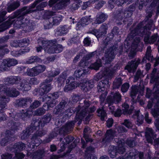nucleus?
<instances>
[{
  "instance_id": "nucleus-1",
  "label": "nucleus",
  "mask_w": 159,
  "mask_h": 159,
  "mask_svg": "<svg viewBox=\"0 0 159 159\" xmlns=\"http://www.w3.org/2000/svg\"><path fill=\"white\" fill-rule=\"evenodd\" d=\"M35 11L25 6L15 11V16L16 17V20L14 24V27L16 29L25 28V30L27 32L33 30L35 24L33 21L29 20L27 19H25V21L23 22V20L25 16Z\"/></svg>"
},
{
  "instance_id": "nucleus-2",
  "label": "nucleus",
  "mask_w": 159,
  "mask_h": 159,
  "mask_svg": "<svg viewBox=\"0 0 159 159\" xmlns=\"http://www.w3.org/2000/svg\"><path fill=\"white\" fill-rule=\"evenodd\" d=\"M79 107H80V119L82 120L86 116H88L89 113L94 112L96 109L94 106L90 107L91 102L87 99H84L80 101Z\"/></svg>"
},
{
  "instance_id": "nucleus-3",
  "label": "nucleus",
  "mask_w": 159,
  "mask_h": 159,
  "mask_svg": "<svg viewBox=\"0 0 159 159\" xmlns=\"http://www.w3.org/2000/svg\"><path fill=\"white\" fill-rule=\"evenodd\" d=\"M41 43L42 46L44 48L45 52L49 53H58L63 49L62 45L58 44L56 39L43 41Z\"/></svg>"
},
{
  "instance_id": "nucleus-4",
  "label": "nucleus",
  "mask_w": 159,
  "mask_h": 159,
  "mask_svg": "<svg viewBox=\"0 0 159 159\" xmlns=\"http://www.w3.org/2000/svg\"><path fill=\"white\" fill-rule=\"evenodd\" d=\"M143 31L142 32L144 34V41L146 44L150 43L153 44L156 41H157V43L156 45L159 46V36L157 33L154 34L150 37L151 33L148 31V29L146 28L142 29Z\"/></svg>"
},
{
  "instance_id": "nucleus-5",
  "label": "nucleus",
  "mask_w": 159,
  "mask_h": 159,
  "mask_svg": "<svg viewBox=\"0 0 159 159\" xmlns=\"http://www.w3.org/2000/svg\"><path fill=\"white\" fill-rule=\"evenodd\" d=\"M122 106V110L118 109L115 111L113 113L112 112V114L115 117H120L122 114L128 116L133 113L134 110L133 107L131 106L129 109V105L126 103H124Z\"/></svg>"
},
{
  "instance_id": "nucleus-6",
  "label": "nucleus",
  "mask_w": 159,
  "mask_h": 159,
  "mask_svg": "<svg viewBox=\"0 0 159 159\" xmlns=\"http://www.w3.org/2000/svg\"><path fill=\"white\" fill-rule=\"evenodd\" d=\"M108 28L107 25L106 23H104L101 25L98 30L93 29L89 31L88 33L93 34L98 39L105 35L107 33Z\"/></svg>"
},
{
  "instance_id": "nucleus-7",
  "label": "nucleus",
  "mask_w": 159,
  "mask_h": 159,
  "mask_svg": "<svg viewBox=\"0 0 159 159\" xmlns=\"http://www.w3.org/2000/svg\"><path fill=\"white\" fill-rule=\"evenodd\" d=\"M153 95L155 99L152 101V103L155 104L151 110V113L154 117H157L159 116V90Z\"/></svg>"
},
{
  "instance_id": "nucleus-8",
  "label": "nucleus",
  "mask_w": 159,
  "mask_h": 159,
  "mask_svg": "<svg viewBox=\"0 0 159 159\" xmlns=\"http://www.w3.org/2000/svg\"><path fill=\"white\" fill-rule=\"evenodd\" d=\"M81 120L75 118L73 120L67 122L64 125L60 128L61 131H62V134L70 133L73 130L75 123L77 121L80 122Z\"/></svg>"
},
{
  "instance_id": "nucleus-9",
  "label": "nucleus",
  "mask_w": 159,
  "mask_h": 159,
  "mask_svg": "<svg viewBox=\"0 0 159 159\" xmlns=\"http://www.w3.org/2000/svg\"><path fill=\"white\" fill-rule=\"evenodd\" d=\"M52 80V79L48 78L42 84L39 90V93L40 95L47 93L51 90L52 86L51 84L49 83Z\"/></svg>"
},
{
  "instance_id": "nucleus-10",
  "label": "nucleus",
  "mask_w": 159,
  "mask_h": 159,
  "mask_svg": "<svg viewBox=\"0 0 159 159\" xmlns=\"http://www.w3.org/2000/svg\"><path fill=\"white\" fill-rule=\"evenodd\" d=\"M75 79L72 77H69L66 80V84L64 88V90L66 92L71 90L77 87H79V83L74 81Z\"/></svg>"
},
{
  "instance_id": "nucleus-11",
  "label": "nucleus",
  "mask_w": 159,
  "mask_h": 159,
  "mask_svg": "<svg viewBox=\"0 0 159 159\" xmlns=\"http://www.w3.org/2000/svg\"><path fill=\"white\" fill-rule=\"evenodd\" d=\"M157 70L156 68L153 69L150 75V83L153 84L155 83L153 85L154 89L156 87L159 88V72Z\"/></svg>"
},
{
  "instance_id": "nucleus-12",
  "label": "nucleus",
  "mask_w": 159,
  "mask_h": 159,
  "mask_svg": "<svg viewBox=\"0 0 159 159\" xmlns=\"http://www.w3.org/2000/svg\"><path fill=\"white\" fill-rule=\"evenodd\" d=\"M68 105V100L67 98L62 99L55 108L54 111L55 114L58 115L61 113L67 108Z\"/></svg>"
},
{
  "instance_id": "nucleus-13",
  "label": "nucleus",
  "mask_w": 159,
  "mask_h": 159,
  "mask_svg": "<svg viewBox=\"0 0 159 159\" xmlns=\"http://www.w3.org/2000/svg\"><path fill=\"white\" fill-rule=\"evenodd\" d=\"M16 17L15 16V11L13 13V15L10 17L8 20L0 25V32L3 31L8 28L12 24L15 23Z\"/></svg>"
},
{
  "instance_id": "nucleus-14",
  "label": "nucleus",
  "mask_w": 159,
  "mask_h": 159,
  "mask_svg": "<svg viewBox=\"0 0 159 159\" xmlns=\"http://www.w3.org/2000/svg\"><path fill=\"white\" fill-rule=\"evenodd\" d=\"M80 107H79V106L76 108H68L67 109L65 110V111H63L61 113L62 115H64L65 117H69L73 113H76V115L75 117V118L78 119H80Z\"/></svg>"
},
{
  "instance_id": "nucleus-15",
  "label": "nucleus",
  "mask_w": 159,
  "mask_h": 159,
  "mask_svg": "<svg viewBox=\"0 0 159 159\" xmlns=\"http://www.w3.org/2000/svg\"><path fill=\"white\" fill-rule=\"evenodd\" d=\"M140 61L141 60L139 58L136 61L132 60L128 63L127 65L125 66V69L127 70L129 73H134Z\"/></svg>"
},
{
  "instance_id": "nucleus-16",
  "label": "nucleus",
  "mask_w": 159,
  "mask_h": 159,
  "mask_svg": "<svg viewBox=\"0 0 159 159\" xmlns=\"http://www.w3.org/2000/svg\"><path fill=\"white\" fill-rule=\"evenodd\" d=\"M115 47H112L107 50L105 54V64H108L111 62L114 58L116 55V50H115Z\"/></svg>"
},
{
  "instance_id": "nucleus-17",
  "label": "nucleus",
  "mask_w": 159,
  "mask_h": 159,
  "mask_svg": "<svg viewBox=\"0 0 159 159\" xmlns=\"http://www.w3.org/2000/svg\"><path fill=\"white\" fill-rule=\"evenodd\" d=\"M146 15L145 19L143 21V24L144 21L146 23V25L145 26L143 25L145 28L148 29V30H150L153 25V20L151 19H150L152 16V10L147 9L146 11Z\"/></svg>"
},
{
  "instance_id": "nucleus-18",
  "label": "nucleus",
  "mask_w": 159,
  "mask_h": 159,
  "mask_svg": "<svg viewBox=\"0 0 159 159\" xmlns=\"http://www.w3.org/2000/svg\"><path fill=\"white\" fill-rule=\"evenodd\" d=\"M145 29L146 28L143 27V22L140 23L136 27L134 30H131V32L129 34V36L131 38L133 39L135 36H137L139 34H140L142 36L144 35V34L143 31L142 30V29Z\"/></svg>"
},
{
  "instance_id": "nucleus-19",
  "label": "nucleus",
  "mask_w": 159,
  "mask_h": 159,
  "mask_svg": "<svg viewBox=\"0 0 159 159\" xmlns=\"http://www.w3.org/2000/svg\"><path fill=\"white\" fill-rule=\"evenodd\" d=\"M70 0H50L52 4L57 3L55 6L56 9H61L64 8L70 3Z\"/></svg>"
},
{
  "instance_id": "nucleus-20",
  "label": "nucleus",
  "mask_w": 159,
  "mask_h": 159,
  "mask_svg": "<svg viewBox=\"0 0 159 159\" xmlns=\"http://www.w3.org/2000/svg\"><path fill=\"white\" fill-rule=\"evenodd\" d=\"M58 134L60 135L63 134L60 128L58 127L54 128L48 135V137L44 140V141L46 143H49L52 139L56 137Z\"/></svg>"
},
{
  "instance_id": "nucleus-21",
  "label": "nucleus",
  "mask_w": 159,
  "mask_h": 159,
  "mask_svg": "<svg viewBox=\"0 0 159 159\" xmlns=\"http://www.w3.org/2000/svg\"><path fill=\"white\" fill-rule=\"evenodd\" d=\"M32 100L31 98L27 97L21 98L17 100L15 103V106L17 107H26L27 105L31 103Z\"/></svg>"
},
{
  "instance_id": "nucleus-22",
  "label": "nucleus",
  "mask_w": 159,
  "mask_h": 159,
  "mask_svg": "<svg viewBox=\"0 0 159 159\" xmlns=\"http://www.w3.org/2000/svg\"><path fill=\"white\" fill-rule=\"evenodd\" d=\"M14 140V135L11 132L7 130L6 133V136L4 139H3L1 142V144L2 146L6 145L10 141H13Z\"/></svg>"
},
{
  "instance_id": "nucleus-23",
  "label": "nucleus",
  "mask_w": 159,
  "mask_h": 159,
  "mask_svg": "<svg viewBox=\"0 0 159 159\" xmlns=\"http://www.w3.org/2000/svg\"><path fill=\"white\" fill-rule=\"evenodd\" d=\"M110 85V82L108 78L102 80L99 82L97 86V89L98 92H102L105 90V88H108Z\"/></svg>"
},
{
  "instance_id": "nucleus-24",
  "label": "nucleus",
  "mask_w": 159,
  "mask_h": 159,
  "mask_svg": "<svg viewBox=\"0 0 159 159\" xmlns=\"http://www.w3.org/2000/svg\"><path fill=\"white\" fill-rule=\"evenodd\" d=\"M15 157L16 159H22L25 157V155L22 153H17L16 154ZM1 157V159H16L15 156L8 153L2 154Z\"/></svg>"
},
{
  "instance_id": "nucleus-25",
  "label": "nucleus",
  "mask_w": 159,
  "mask_h": 159,
  "mask_svg": "<svg viewBox=\"0 0 159 159\" xmlns=\"http://www.w3.org/2000/svg\"><path fill=\"white\" fill-rule=\"evenodd\" d=\"M93 80H91L89 81H86L83 83H79V86L81 87V89L87 92L90 90L94 87Z\"/></svg>"
},
{
  "instance_id": "nucleus-26",
  "label": "nucleus",
  "mask_w": 159,
  "mask_h": 159,
  "mask_svg": "<svg viewBox=\"0 0 159 159\" xmlns=\"http://www.w3.org/2000/svg\"><path fill=\"white\" fill-rule=\"evenodd\" d=\"M156 136V134L152 128L147 129L145 132V137L146 140L148 143H152L153 140L154 139Z\"/></svg>"
},
{
  "instance_id": "nucleus-27",
  "label": "nucleus",
  "mask_w": 159,
  "mask_h": 159,
  "mask_svg": "<svg viewBox=\"0 0 159 159\" xmlns=\"http://www.w3.org/2000/svg\"><path fill=\"white\" fill-rule=\"evenodd\" d=\"M121 95L119 93H116L113 97H107V102L110 104L118 103L121 101Z\"/></svg>"
},
{
  "instance_id": "nucleus-28",
  "label": "nucleus",
  "mask_w": 159,
  "mask_h": 159,
  "mask_svg": "<svg viewBox=\"0 0 159 159\" xmlns=\"http://www.w3.org/2000/svg\"><path fill=\"white\" fill-rule=\"evenodd\" d=\"M42 124L41 120H39L35 118H33L31 122V123L30 126L28 127L30 129H31L33 132L36 130L38 128H39L40 126L41 127V125Z\"/></svg>"
},
{
  "instance_id": "nucleus-29",
  "label": "nucleus",
  "mask_w": 159,
  "mask_h": 159,
  "mask_svg": "<svg viewBox=\"0 0 159 159\" xmlns=\"http://www.w3.org/2000/svg\"><path fill=\"white\" fill-rule=\"evenodd\" d=\"M31 88L29 83L26 80H23L17 87L19 90L22 91H28Z\"/></svg>"
},
{
  "instance_id": "nucleus-30",
  "label": "nucleus",
  "mask_w": 159,
  "mask_h": 159,
  "mask_svg": "<svg viewBox=\"0 0 159 159\" xmlns=\"http://www.w3.org/2000/svg\"><path fill=\"white\" fill-rule=\"evenodd\" d=\"M132 0H109L108 3L110 5L109 6L111 8H113L114 4H116L118 6H121L125 3L128 2V3L131 2Z\"/></svg>"
},
{
  "instance_id": "nucleus-31",
  "label": "nucleus",
  "mask_w": 159,
  "mask_h": 159,
  "mask_svg": "<svg viewBox=\"0 0 159 159\" xmlns=\"http://www.w3.org/2000/svg\"><path fill=\"white\" fill-rule=\"evenodd\" d=\"M41 1V0H36L32 5L31 7L34 8L36 7L37 9L39 11L42 10L43 8L46 6L48 3L47 2H43L39 4Z\"/></svg>"
},
{
  "instance_id": "nucleus-32",
  "label": "nucleus",
  "mask_w": 159,
  "mask_h": 159,
  "mask_svg": "<svg viewBox=\"0 0 159 159\" xmlns=\"http://www.w3.org/2000/svg\"><path fill=\"white\" fill-rule=\"evenodd\" d=\"M6 80L11 84H17L21 81V78L19 76H11L7 77L6 78Z\"/></svg>"
},
{
  "instance_id": "nucleus-33",
  "label": "nucleus",
  "mask_w": 159,
  "mask_h": 159,
  "mask_svg": "<svg viewBox=\"0 0 159 159\" xmlns=\"http://www.w3.org/2000/svg\"><path fill=\"white\" fill-rule=\"evenodd\" d=\"M108 17V16L102 12L98 13L96 16L95 22L96 24H100L105 21Z\"/></svg>"
},
{
  "instance_id": "nucleus-34",
  "label": "nucleus",
  "mask_w": 159,
  "mask_h": 159,
  "mask_svg": "<svg viewBox=\"0 0 159 159\" xmlns=\"http://www.w3.org/2000/svg\"><path fill=\"white\" fill-rule=\"evenodd\" d=\"M5 94L0 95V111L5 108L6 104L10 100Z\"/></svg>"
},
{
  "instance_id": "nucleus-35",
  "label": "nucleus",
  "mask_w": 159,
  "mask_h": 159,
  "mask_svg": "<svg viewBox=\"0 0 159 159\" xmlns=\"http://www.w3.org/2000/svg\"><path fill=\"white\" fill-rule=\"evenodd\" d=\"M20 125V123L18 122H16L11 119L7 123V126L11 130L15 131L18 130Z\"/></svg>"
},
{
  "instance_id": "nucleus-36",
  "label": "nucleus",
  "mask_w": 159,
  "mask_h": 159,
  "mask_svg": "<svg viewBox=\"0 0 159 159\" xmlns=\"http://www.w3.org/2000/svg\"><path fill=\"white\" fill-rule=\"evenodd\" d=\"M90 21V18L89 17L85 16L82 18L80 20L77 24V27L78 30H80L81 27H83L89 24V22Z\"/></svg>"
},
{
  "instance_id": "nucleus-37",
  "label": "nucleus",
  "mask_w": 159,
  "mask_h": 159,
  "mask_svg": "<svg viewBox=\"0 0 159 159\" xmlns=\"http://www.w3.org/2000/svg\"><path fill=\"white\" fill-rule=\"evenodd\" d=\"M89 70L88 69H80L76 70L74 72V76L76 78H83L88 74Z\"/></svg>"
},
{
  "instance_id": "nucleus-38",
  "label": "nucleus",
  "mask_w": 159,
  "mask_h": 159,
  "mask_svg": "<svg viewBox=\"0 0 159 159\" xmlns=\"http://www.w3.org/2000/svg\"><path fill=\"white\" fill-rule=\"evenodd\" d=\"M68 32V30L65 26H62L56 30L55 35L58 37L66 34Z\"/></svg>"
},
{
  "instance_id": "nucleus-39",
  "label": "nucleus",
  "mask_w": 159,
  "mask_h": 159,
  "mask_svg": "<svg viewBox=\"0 0 159 159\" xmlns=\"http://www.w3.org/2000/svg\"><path fill=\"white\" fill-rule=\"evenodd\" d=\"M96 113H97V116L100 117V119L102 121L104 120L105 118L107 117V113L103 107L97 109Z\"/></svg>"
},
{
  "instance_id": "nucleus-40",
  "label": "nucleus",
  "mask_w": 159,
  "mask_h": 159,
  "mask_svg": "<svg viewBox=\"0 0 159 159\" xmlns=\"http://www.w3.org/2000/svg\"><path fill=\"white\" fill-rule=\"evenodd\" d=\"M114 137V133L111 129L107 131L105 135V137L103 139L102 141L105 143L111 141Z\"/></svg>"
},
{
  "instance_id": "nucleus-41",
  "label": "nucleus",
  "mask_w": 159,
  "mask_h": 159,
  "mask_svg": "<svg viewBox=\"0 0 159 159\" xmlns=\"http://www.w3.org/2000/svg\"><path fill=\"white\" fill-rule=\"evenodd\" d=\"M25 148V144L22 142H18L11 147V150L13 149L16 151H20L24 149Z\"/></svg>"
},
{
  "instance_id": "nucleus-42",
  "label": "nucleus",
  "mask_w": 159,
  "mask_h": 159,
  "mask_svg": "<svg viewBox=\"0 0 159 159\" xmlns=\"http://www.w3.org/2000/svg\"><path fill=\"white\" fill-rule=\"evenodd\" d=\"M33 133L31 129L29 127H27L25 129L23 130L22 133L20 134V138L22 140L27 139L32 133Z\"/></svg>"
},
{
  "instance_id": "nucleus-43",
  "label": "nucleus",
  "mask_w": 159,
  "mask_h": 159,
  "mask_svg": "<svg viewBox=\"0 0 159 159\" xmlns=\"http://www.w3.org/2000/svg\"><path fill=\"white\" fill-rule=\"evenodd\" d=\"M6 95L11 97H16L19 94V92L17 91L16 88H12L8 89V90L6 93Z\"/></svg>"
},
{
  "instance_id": "nucleus-44",
  "label": "nucleus",
  "mask_w": 159,
  "mask_h": 159,
  "mask_svg": "<svg viewBox=\"0 0 159 159\" xmlns=\"http://www.w3.org/2000/svg\"><path fill=\"white\" fill-rule=\"evenodd\" d=\"M53 17H50L54 25H57L60 24L63 19L62 16L60 14H56Z\"/></svg>"
},
{
  "instance_id": "nucleus-45",
  "label": "nucleus",
  "mask_w": 159,
  "mask_h": 159,
  "mask_svg": "<svg viewBox=\"0 0 159 159\" xmlns=\"http://www.w3.org/2000/svg\"><path fill=\"white\" fill-rule=\"evenodd\" d=\"M20 6V2L19 1L14 2L8 6L7 10L8 12H11L16 9Z\"/></svg>"
},
{
  "instance_id": "nucleus-46",
  "label": "nucleus",
  "mask_w": 159,
  "mask_h": 159,
  "mask_svg": "<svg viewBox=\"0 0 159 159\" xmlns=\"http://www.w3.org/2000/svg\"><path fill=\"white\" fill-rule=\"evenodd\" d=\"M52 116L50 114H47L44 115L42 118V124L41 125V127H43L45 125L49 123L51 120Z\"/></svg>"
},
{
  "instance_id": "nucleus-47",
  "label": "nucleus",
  "mask_w": 159,
  "mask_h": 159,
  "mask_svg": "<svg viewBox=\"0 0 159 159\" xmlns=\"http://www.w3.org/2000/svg\"><path fill=\"white\" fill-rule=\"evenodd\" d=\"M36 76L43 72L46 69V66L43 65H39L33 67Z\"/></svg>"
},
{
  "instance_id": "nucleus-48",
  "label": "nucleus",
  "mask_w": 159,
  "mask_h": 159,
  "mask_svg": "<svg viewBox=\"0 0 159 159\" xmlns=\"http://www.w3.org/2000/svg\"><path fill=\"white\" fill-rule=\"evenodd\" d=\"M123 80L121 77L116 78L114 80L113 84V89H119L122 83Z\"/></svg>"
},
{
  "instance_id": "nucleus-49",
  "label": "nucleus",
  "mask_w": 159,
  "mask_h": 159,
  "mask_svg": "<svg viewBox=\"0 0 159 159\" xmlns=\"http://www.w3.org/2000/svg\"><path fill=\"white\" fill-rule=\"evenodd\" d=\"M102 73L103 77L105 76L108 78H111L114 74V71L111 69L106 68Z\"/></svg>"
},
{
  "instance_id": "nucleus-50",
  "label": "nucleus",
  "mask_w": 159,
  "mask_h": 159,
  "mask_svg": "<svg viewBox=\"0 0 159 159\" xmlns=\"http://www.w3.org/2000/svg\"><path fill=\"white\" fill-rule=\"evenodd\" d=\"M53 24L50 18L45 20L43 22L44 27L45 29L51 28L54 25Z\"/></svg>"
},
{
  "instance_id": "nucleus-51",
  "label": "nucleus",
  "mask_w": 159,
  "mask_h": 159,
  "mask_svg": "<svg viewBox=\"0 0 159 159\" xmlns=\"http://www.w3.org/2000/svg\"><path fill=\"white\" fill-rule=\"evenodd\" d=\"M139 111H138L135 112V115L137 117L136 120V124L139 126L142 124L143 122L144 117L142 115L140 114Z\"/></svg>"
},
{
  "instance_id": "nucleus-52",
  "label": "nucleus",
  "mask_w": 159,
  "mask_h": 159,
  "mask_svg": "<svg viewBox=\"0 0 159 159\" xmlns=\"http://www.w3.org/2000/svg\"><path fill=\"white\" fill-rule=\"evenodd\" d=\"M34 134H33L31 139V144L32 148H34L35 147H38L39 144L40 143V139L39 138V137H37V136H35L34 138H33Z\"/></svg>"
},
{
  "instance_id": "nucleus-53",
  "label": "nucleus",
  "mask_w": 159,
  "mask_h": 159,
  "mask_svg": "<svg viewBox=\"0 0 159 159\" xmlns=\"http://www.w3.org/2000/svg\"><path fill=\"white\" fill-rule=\"evenodd\" d=\"M4 60L6 61L7 66L8 67L14 66L18 63L17 60L14 59L8 58L4 59Z\"/></svg>"
},
{
  "instance_id": "nucleus-54",
  "label": "nucleus",
  "mask_w": 159,
  "mask_h": 159,
  "mask_svg": "<svg viewBox=\"0 0 159 159\" xmlns=\"http://www.w3.org/2000/svg\"><path fill=\"white\" fill-rule=\"evenodd\" d=\"M108 153L110 157L111 158H114L117 154L116 147L112 146H110L108 149Z\"/></svg>"
},
{
  "instance_id": "nucleus-55",
  "label": "nucleus",
  "mask_w": 159,
  "mask_h": 159,
  "mask_svg": "<svg viewBox=\"0 0 159 159\" xmlns=\"http://www.w3.org/2000/svg\"><path fill=\"white\" fill-rule=\"evenodd\" d=\"M138 151L135 149H133L130 151L127 157L131 159H134L138 157Z\"/></svg>"
},
{
  "instance_id": "nucleus-56",
  "label": "nucleus",
  "mask_w": 159,
  "mask_h": 159,
  "mask_svg": "<svg viewBox=\"0 0 159 159\" xmlns=\"http://www.w3.org/2000/svg\"><path fill=\"white\" fill-rule=\"evenodd\" d=\"M131 91L130 93V95L133 99H134L136 96L139 90V88L136 86H132L131 87Z\"/></svg>"
},
{
  "instance_id": "nucleus-57",
  "label": "nucleus",
  "mask_w": 159,
  "mask_h": 159,
  "mask_svg": "<svg viewBox=\"0 0 159 159\" xmlns=\"http://www.w3.org/2000/svg\"><path fill=\"white\" fill-rule=\"evenodd\" d=\"M125 143L130 148H133L136 145V140L133 138H129L126 141Z\"/></svg>"
},
{
  "instance_id": "nucleus-58",
  "label": "nucleus",
  "mask_w": 159,
  "mask_h": 159,
  "mask_svg": "<svg viewBox=\"0 0 159 159\" xmlns=\"http://www.w3.org/2000/svg\"><path fill=\"white\" fill-rule=\"evenodd\" d=\"M121 124L129 129H133L134 125L130 120L127 119L124 120V121L121 123Z\"/></svg>"
},
{
  "instance_id": "nucleus-59",
  "label": "nucleus",
  "mask_w": 159,
  "mask_h": 159,
  "mask_svg": "<svg viewBox=\"0 0 159 159\" xmlns=\"http://www.w3.org/2000/svg\"><path fill=\"white\" fill-rule=\"evenodd\" d=\"M46 110L43 107H41L34 111L33 114L34 116H40L44 114L46 112Z\"/></svg>"
},
{
  "instance_id": "nucleus-60",
  "label": "nucleus",
  "mask_w": 159,
  "mask_h": 159,
  "mask_svg": "<svg viewBox=\"0 0 159 159\" xmlns=\"http://www.w3.org/2000/svg\"><path fill=\"white\" fill-rule=\"evenodd\" d=\"M155 89H156L155 92H154L153 93H152L151 90L149 88H147V89L146 96L147 98H150L152 96L153 97V99L152 101L155 99L154 95H153L158 90H159V88H157L156 87ZM154 89L153 88V90Z\"/></svg>"
},
{
  "instance_id": "nucleus-61",
  "label": "nucleus",
  "mask_w": 159,
  "mask_h": 159,
  "mask_svg": "<svg viewBox=\"0 0 159 159\" xmlns=\"http://www.w3.org/2000/svg\"><path fill=\"white\" fill-rule=\"evenodd\" d=\"M33 155L34 158H41L44 156V151L43 150H39L34 152Z\"/></svg>"
},
{
  "instance_id": "nucleus-62",
  "label": "nucleus",
  "mask_w": 159,
  "mask_h": 159,
  "mask_svg": "<svg viewBox=\"0 0 159 159\" xmlns=\"http://www.w3.org/2000/svg\"><path fill=\"white\" fill-rule=\"evenodd\" d=\"M66 76L63 74H61L58 77L57 82L59 86L61 87L63 86L66 80Z\"/></svg>"
},
{
  "instance_id": "nucleus-63",
  "label": "nucleus",
  "mask_w": 159,
  "mask_h": 159,
  "mask_svg": "<svg viewBox=\"0 0 159 159\" xmlns=\"http://www.w3.org/2000/svg\"><path fill=\"white\" fill-rule=\"evenodd\" d=\"M102 66V62L100 59H98L92 65L91 67L96 70L99 69L100 67Z\"/></svg>"
},
{
  "instance_id": "nucleus-64",
  "label": "nucleus",
  "mask_w": 159,
  "mask_h": 159,
  "mask_svg": "<svg viewBox=\"0 0 159 159\" xmlns=\"http://www.w3.org/2000/svg\"><path fill=\"white\" fill-rule=\"evenodd\" d=\"M152 50L151 47L150 46H148L147 48V51L145 54L146 58L149 61H151L152 60L153 56L152 55L151 52Z\"/></svg>"
}]
</instances>
